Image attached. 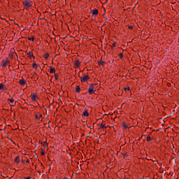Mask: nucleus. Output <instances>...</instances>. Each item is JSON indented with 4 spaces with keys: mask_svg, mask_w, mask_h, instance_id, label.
Returning a JSON list of instances; mask_svg holds the SVG:
<instances>
[{
    "mask_svg": "<svg viewBox=\"0 0 179 179\" xmlns=\"http://www.w3.org/2000/svg\"><path fill=\"white\" fill-rule=\"evenodd\" d=\"M8 101H9L10 103H14L15 99H13V98L8 99Z\"/></svg>",
    "mask_w": 179,
    "mask_h": 179,
    "instance_id": "412c9836",
    "label": "nucleus"
},
{
    "mask_svg": "<svg viewBox=\"0 0 179 179\" xmlns=\"http://www.w3.org/2000/svg\"><path fill=\"white\" fill-rule=\"evenodd\" d=\"M48 71L50 72V73H55V68L50 66Z\"/></svg>",
    "mask_w": 179,
    "mask_h": 179,
    "instance_id": "1a4fd4ad",
    "label": "nucleus"
},
{
    "mask_svg": "<svg viewBox=\"0 0 179 179\" xmlns=\"http://www.w3.org/2000/svg\"><path fill=\"white\" fill-rule=\"evenodd\" d=\"M26 163H30V161H29V159H27V160L26 161Z\"/></svg>",
    "mask_w": 179,
    "mask_h": 179,
    "instance_id": "2f4dec72",
    "label": "nucleus"
},
{
    "mask_svg": "<svg viewBox=\"0 0 179 179\" xmlns=\"http://www.w3.org/2000/svg\"><path fill=\"white\" fill-rule=\"evenodd\" d=\"M150 141H152V137H150V135H148V136H147V141H148V142H150Z\"/></svg>",
    "mask_w": 179,
    "mask_h": 179,
    "instance_id": "5701e85b",
    "label": "nucleus"
},
{
    "mask_svg": "<svg viewBox=\"0 0 179 179\" xmlns=\"http://www.w3.org/2000/svg\"><path fill=\"white\" fill-rule=\"evenodd\" d=\"M76 92L77 93H80V87L79 85H77L76 87Z\"/></svg>",
    "mask_w": 179,
    "mask_h": 179,
    "instance_id": "dca6fc26",
    "label": "nucleus"
},
{
    "mask_svg": "<svg viewBox=\"0 0 179 179\" xmlns=\"http://www.w3.org/2000/svg\"><path fill=\"white\" fill-rule=\"evenodd\" d=\"M91 13H92V16H97V15H99V10H97V8L91 10Z\"/></svg>",
    "mask_w": 179,
    "mask_h": 179,
    "instance_id": "39448f33",
    "label": "nucleus"
},
{
    "mask_svg": "<svg viewBox=\"0 0 179 179\" xmlns=\"http://www.w3.org/2000/svg\"><path fill=\"white\" fill-rule=\"evenodd\" d=\"M25 179H31V178L27 177V178H26Z\"/></svg>",
    "mask_w": 179,
    "mask_h": 179,
    "instance_id": "72a5a7b5",
    "label": "nucleus"
},
{
    "mask_svg": "<svg viewBox=\"0 0 179 179\" xmlns=\"http://www.w3.org/2000/svg\"><path fill=\"white\" fill-rule=\"evenodd\" d=\"M32 67L34 68L35 69H37L38 68V66H37V64L34 63L32 64Z\"/></svg>",
    "mask_w": 179,
    "mask_h": 179,
    "instance_id": "4be33fe9",
    "label": "nucleus"
},
{
    "mask_svg": "<svg viewBox=\"0 0 179 179\" xmlns=\"http://www.w3.org/2000/svg\"><path fill=\"white\" fill-rule=\"evenodd\" d=\"M8 64H9V62L8 61V58H6L1 61V66L3 68H6Z\"/></svg>",
    "mask_w": 179,
    "mask_h": 179,
    "instance_id": "20e7f679",
    "label": "nucleus"
},
{
    "mask_svg": "<svg viewBox=\"0 0 179 179\" xmlns=\"http://www.w3.org/2000/svg\"><path fill=\"white\" fill-rule=\"evenodd\" d=\"M19 83L20 85H21V86H24V85H26L27 81L26 80H24V78H22L21 80H20Z\"/></svg>",
    "mask_w": 179,
    "mask_h": 179,
    "instance_id": "6e6552de",
    "label": "nucleus"
},
{
    "mask_svg": "<svg viewBox=\"0 0 179 179\" xmlns=\"http://www.w3.org/2000/svg\"><path fill=\"white\" fill-rule=\"evenodd\" d=\"M83 117H88L89 116V112L87 111V109H85L83 113Z\"/></svg>",
    "mask_w": 179,
    "mask_h": 179,
    "instance_id": "ddd939ff",
    "label": "nucleus"
},
{
    "mask_svg": "<svg viewBox=\"0 0 179 179\" xmlns=\"http://www.w3.org/2000/svg\"><path fill=\"white\" fill-rule=\"evenodd\" d=\"M119 57L120 58V59H122V58H124V55L122 53H120Z\"/></svg>",
    "mask_w": 179,
    "mask_h": 179,
    "instance_id": "393cba45",
    "label": "nucleus"
},
{
    "mask_svg": "<svg viewBox=\"0 0 179 179\" xmlns=\"http://www.w3.org/2000/svg\"><path fill=\"white\" fill-rule=\"evenodd\" d=\"M45 155V152H44V151H43L42 152H41V155L42 156H44Z\"/></svg>",
    "mask_w": 179,
    "mask_h": 179,
    "instance_id": "7c9ffc66",
    "label": "nucleus"
},
{
    "mask_svg": "<svg viewBox=\"0 0 179 179\" xmlns=\"http://www.w3.org/2000/svg\"><path fill=\"white\" fill-rule=\"evenodd\" d=\"M99 65H101L102 66H104V65H106V62L100 61L99 62Z\"/></svg>",
    "mask_w": 179,
    "mask_h": 179,
    "instance_id": "6ab92c4d",
    "label": "nucleus"
},
{
    "mask_svg": "<svg viewBox=\"0 0 179 179\" xmlns=\"http://www.w3.org/2000/svg\"><path fill=\"white\" fill-rule=\"evenodd\" d=\"M43 117V115H41V113H37L36 115H35V118L36 120H37L38 121H40V119L42 118Z\"/></svg>",
    "mask_w": 179,
    "mask_h": 179,
    "instance_id": "423d86ee",
    "label": "nucleus"
},
{
    "mask_svg": "<svg viewBox=\"0 0 179 179\" xmlns=\"http://www.w3.org/2000/svg\"><path fill=\"white\" fill-rule=\"evenodd\" d=\"M6 85H3V83L0 84V90H6Z\"/></svg>",
    "mask_w": 179,
    "mask_h": 179,
    "instance_id": "f8f14e48",
    "label": "nucleus"
},
{
    "mask_svg": "<svg viewBox=\"0 0 179 179\" xmlns=\"http://www.w3.org/2000/svg\"><path fill=\"white\" fill-rule=\"evenodd\" d=\"M24 104H27V102H24Z\"/></svg>",
    "mask_w": 179,
    "mask_h": 179,
    "instance_id": "e433bc0d",
    "label": "nucleus"
},
{
    "mask_svg": "<svg viewBox=\"0 0 179 179\" xmlns=\"http://www.w3.org/2000/svg\"><path fill=\"white\" fill-rule=\"evenodd\" d=\"M89 86H90L88 88L89 94H94V92H96V89H97V84L91 83L89 85Z\"/></svg>",
    "mask_w": 179,
    "mask_h": 179,
    "instance_id": "f257e3e1",
    "label": "nucleus"
},
{
    "mask_svg": "<svg viewBox=\"0 0 179 179\" xmlns=\"http://www.w3.org/2000/svg\"><path fill=\"white\" fill-rule=\"evenodd\" d=\"M122 127H124V128H125V129H128V125H127V124H125V122H123L122 124Z\"/></svg>",
    "mask_w": 179,
    "mask_h": 179,
    "instance_id": "b1692460",
    "label": "nucleus"
},
{
    "mask_svg": "<svg viewBox=\"0 0 179 179\" xmlns=\"http://www.w3.org/2000/svg\"><path fill=\"white\" fill-rule=\"evenodd\" d=\"M122 156H123V157H124V159H127V156H128V152H122Z\"/></svg>",
    "mask_w": 179,
    "mask_h": 179,
    "instance_id": "f3484780",
    "label": "nucleus"
},
{
    "mask_svg": "<svg viewBox=\"0 0 179 179\" xmlns=\"http://www.w3.org/2000/svg\"><path fill=\"white\" fill-rule=\"evenodd\" d=\"M124 90H125V92H127H127H129V90H131V88H129V87H124Z\"/></svg>",
    "mask_w": 179,
    "mask_h": 179,
    "instance_id": "bb28decb",
    "label": "nucleus"
},
{
    "mask_svg": "<svg viewBox=\"0 0 179 179\" xmlns=\"http://www.w3.org/2000/svg\"><path fill=\"white\" fill-rule=\"evenodd\" d=\"M31 99L32 101H37V95L34 93L31 94Z\"/></svg>",
    "mask_w": 179,
    "mask_h": 179,
    "instance_id": "0eeeda50",
    "label": "nucleus"
},
{
    "mask_svg": "<svg viewBox=\"0 0 179 179\" xmlns=\"http://www.w3.org/2000/svg\"><path fill=\"white\" fill-rule=\"evenodd\" d=\"M3 20H6V22H7V21H6V19H3Z\"/></svg>",
    "mask_w": 179,
    "mask_h": 179,
    "instance_id": "c9c22d12",
    "label": "nucleus"
},
{
    "mask_svg": "<svg viewBox=\"0 0 179 179\" xmlns=\"http://www.w3.org/2000/svg\"><path fill=\"white\" fill-rule=\"evenodd\" d=\"M106 23H107V21L105 22V23L103 24V26H106Z\"/></svg>",
    "mask_w": 179,
    "mask_h": 179,
    "instance_id": "473e14b6",
    "label": "nucleus"
},
{
    "mask_svg": "<svg viewBox=\"0 0 179 179\" xmlns=\"http://www.w3.org/2000/svg\"><path fill=\"white\" fill-rule=\"evenodd\" d=\"M128 29H129V30H134V26H128Z\"/></svg>",
    "mask_w": 179,
    "mask_h": 179,
    "instance_id": "cd10ccee",
    "label": "nucleus"
},
{
    "mask_svg": "<svg viewBox=\"0 0 179 179\" xmlns=\"http://www.w3.org/2000/svg\"><path fill=\"white\" fill-rule=\"evenodd\" d=\"M15 163H16L17 164H19L20 163V156H17L15 159H14Z\"/></svg>",
    "mask_w": 179,
    "mask_h": 179,
    "instance_id": "9d476101",
    "label": "nucleus"
},
{
    "mask_svg": "<svg viewBox=\"0 0 179 179\" xmlns=\"http://www.w3.org/2000/svg\"><path fill=\"white\" fill-rule=\"evenodd\" d=\"M16 103L17 101H15L14 103H13L12 105H10L11 107H15V106H16Z\"/></svg>",
    "mask_w": 179,
    "mask_h": 179,
    "instance_id": "c756f323",
    "label": "nucleus"
},
{
    "mask_svg": "<svg viewBox=\"0 0 179 179\" xmlns=\"http://www.w3.org/2000/svg\"><path fill=\"white\" fill-rule=\"evenodd\" d=\"M64 179H68V178H64Z\"/></svg>",
    "mask_w": 179,
    "mask_h": 179,
    "instance_id": "4c0bfd02",
    "label": "nucleus"
},
{
    "mask_svg": "<svg viewBox=\"0 0 179 179\" xmlns=\"http://www.w3.org/2000/svg\"><path fill=\"white\" fill-rule=\"evenodd\" d=\"M90 1H93V0H90Z\"/></svg>",
    "mask_w": 179,
    "mask_h": 179,
    "instance_id": "58836bf2",
    "label": "nucleus"
},
{
    "mask_svg": "<svg viewBox=\"0 0 179 179\" xmlns=\"http://www.w3.org/2000/svg\"><path fill=\"white\" fill-rule=\"evenodd\" d=\"M100 128H107V127L106 126V124H101V125H100Z\"/></svg>",
    "mask_w": 179,
    "mask_h": 179,
    "instance_id": "a878e982",
    "label": "nucleus"
},
{
    "mask_svg": "<svg viewBox=\"0 0 179 179\" xmlns=\"http://www.w3.org/2000/svg\"><path fill=\"white\" fill-rule=\"evenodd\" d=\"M79 78L80 79L81 83L87 82V80H89V79H90V77L89 76V75H85V74L83 76H79Z\"/></svg>",
    "mask_w": 179,
    "mask_h": 179,
    "instance_id": "7ed1b4c3",
    "label": "nucleus"
},
{
    "mask_svg": "<svg viewBox=\"0 0 179 179\" xmlns=\"http://www.w3.org/2000/svg\"><path fill=\"white\" fill-rule=\"evenodd\" d=\"M24 9H29L31 6V1L30 0H24L22 2Z\"/></svg>",
    "mask_w": 179,
    "mask_h": 179,
    "instance_id": "f03ea898",
    "label": "nucleus"
},
{
    "mask_svg": "<svg viewBox=\"0 0 179 179\" xmlns=\"http://www.w3.org/2000/svg\"><path fill=\"white\" fill-rule=\"evenodd\" d=\"M27 55H28V58H29V59H31V58H34V55H33V52H31V51L28 52Z\"/></svg>",
    "mask_w": 179,
    "mask_h": 179,
    "instance_id": "9b49d317",
    "label": "nucleus"
},
{
    "mask_svg": "<svg viewBox=\"0 0 179 179\" xmlns=\"http://www.w3.org/2000/svg\"><path fill=\"white\" fill-rule=\"evenodd\" d=\"M55 80H58V79H59V75H58V73H55Z\"/></svg>",
    "mask_w": 179,
    "mask_h": 179,
    "instance_id": "aec40b11",
    "label": "nucleus"
},
{
    "mask_svg": "<svg viewBox=\"0 0 179 179\" xmlns=\"http://www.w3.org/2000/svg\"><path fill=\"white\" fill-rule=\"evenodd\" d=\"M36 38L34 37V36H31V37H28V40L29 41H34V39H35Z\"/></svg>",
    "mask_w": 179,
    "mask_h": 179,
    "instance_id": "a211bd4d",
    "label": "nucleus"
},
{
    "mask_svg": "<svg viewBox=\"0 0 179 179\" xmlns=\"http://www.w3.org/2000/svg\"><path fill=\"white\" fill-rule=\"evenodd\" d=\"M41 145H42V146H45L48 144H47V142H43V143H41Z\"/></svg>",
    "mask_w": 179,
    "mask_h": 179,
    "instance_id": "c85d7f7f",
    "label": "nucleus"
},
{
    "mask_svg": "<svg viewBox=\"0 0 179 179\" xmlns=\"http://www.w3.org/2000/svg\"><path fill=\"white\" fill-rule=\"evenodd\" d=\"M49 57H50V54L48 52H46V53H45L43 58L45 59H48Z\"/></svg>",
    "mask_w": 179,
    "mask_h": 179,
    "instance_id": "2eb2a0df",
    "label": "nucleus"
},
{
    "mask_svg": "<svg viewBox=\"0 0 179 179\" xmlns=\"http://www.w3.org/2000/svg\"><path fill=\"white\" fill-rule=\"evenodd\" d=\"M115 44H117V43H115H115H113V45H115Z\"/></svg>",
    "mask_w": 179,
    "mask_h": 179,
    "instance_id": "f704fd0d",
    "label": "nucleus"
},
{
    "mask_svg": "<svg viewBox=\"0 0 179 179\" xmlns=\"http://www.w3.org/2000/svg\"><path fill=\"white\" fill-rule=\"evenodd\" d=\"M74 65L76 66H77V68H79V66H80V62L79 60H76V62H74Z\"/></svg>",
    "mask_w": 179,
    "mask_h": 179,
    "instance_id": "4468645a",
    "label": "nucleus"
}]
</instances>
